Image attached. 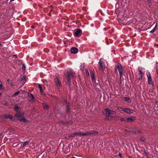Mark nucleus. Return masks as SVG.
Masks as SVG:
<instances>
[{
    "label": "nucleus",
    "mask_w": 158,
    "mask_h": 158,
    "mask_svg": "<svg viewBox=\"0 0 158 158\" xmlns=\"http://www.w3.org/2000/svg\"><path fill=\"white\" fill-rule=\"evenodd\" d=\"M20 93V92L18 91L16 92H15V93L13 95H12V96L13 97H14L15 96H16L18 94H19V93Z\"/></svg>",
    "instance_id": "29"
},
{
    "label": "nucleus",
    "mask_w": 158,
    "mask_h": 158,
    "mask_svg": "<svg viewBox=\"0 0 158 158\" xmlns=\"http://www.w3.org/2000/svg\"><path fill=\"white\" fill-rule=\"evenodd\" d=\"M29 141H26L23 143V146L25 147L28 146L29 145Z\"/></svg>",
    "instance_id": "22"
},
{
    "label": "nucleus",
    "mask_w": 158,
    "mask_h": 158,
    "mask_svg": "<svg viewBox=\"0 0 158 158\" xmlns=\"http://www.w3.org/2000/svg\"><path fill=\"white\" fill-rule=\"evenodd\" d=\"M110 115H107L105 117V120H110L111 119L110 118Z\"/></svg>",
    "instance_id": "25"
},
{
    "label": "nucleus",
    "mask_w": 158,
    "mask_h": 158,
    "mask_svg": "<svg viewBox=\"0 0 158 158\" xmlns=\"http://www.w3.org/2000/svg\"><path fill=\"white\" fill-rule=\"evenodd\" d=\"M98 133L97 131H91L86 132L84 133V136H89L91 135L95 136Z\"/></svg>",
    "instance_id": "4"
},
{
    "label": "nucleus",
    "mask_w": 158,
    "mask_h": 158,
    "mask_svg": "<svg viewBox=\"0 0 158 158\" xmlns=\"http://www.w3.org/2000/svg\"><path fill=\"white\" fill-rule=\"evenodd\" d=\"M44 84L45 85H47V82L46 81H44Z\"/></svg>",
    "instance_id": "37"
},
{
    "label": "nucleus",
    "mask_w": 158,
    "mask_h": 158,
    "mask_svg": "<svg viewBox=\"0 0 158 158\" xmlns=\"http://www.w3.org/2000/svg\"><path fill=\"white\" fill-rule=\"evenodd\" d=\"M85 72H86V74L87 75H88V76H89V72H88V69H85Z\"/></svg>",
    "instance_id": "33"
},
{
    "label": "nucleus",
    "mask_w": 158,
    "mask_h": 158,
    "mask_svg": "<svg viewBox=\"0 0 158 158\" xmlns=\"http://www.w3.org/2000/svg\"><path fill=\"white\" fill-rule=\"evenodd\" d=\"M99 68L100 70H103L105 68V64L104 62L102 61V59L101 58L100 59L98 63Z\"/></svg>",
    "instance_id": "7"
},
{
    "label": "nucleus",
    "mask_w": 158,
    "mask_h": 158,
    "mask_svg": "<svg viewBox=\"0 0 158 158\" xmlns=\"http://www.w3.org/2000/svg\"><path fill=\"white\" fill-rule=\"evenodd\" d=\"M24 114L23 112L20 111H17L16 112L15 116L18 118V119L21 122L26 123L27 122L26 119L23 117Z\"/></svg>",
    "instance_id": "1"
},
{
    "label": "nucleus",
    "mask_w": 158,
    "mask_h": 158,
    "mask_svg": "<svg viewBox=\"0 0 158 158\" xmlns=\"http://www.w3.org/2000/svg\"><path fill=\"white\" fill-rule=\"evenodd\" d=\"M71 52L73 54H76L78 52V49L77 48L73 47L71 49Z\"/></svg>",
    "instance_id": "14"
},
{
    "label": "nucleus",
    "mask_w": 158,
    "mask_h": 158,
    "mask_svg": "<svg viewBox=\"0 0 158 158\" xmlns=\"http://www.w3.org/2000/svg\"><path fill=\"white\" fill-rule=\"evenodd\" d=\"M124 99H125V101L126 102L128 101L129 100H130V99L127 97L125 98Z\"/></svg>",
    "instance_id": "32"
},
{
    "label": "nucleus",
    "mask_w": 158,
    "mask_h": 158,
    "mask_svg": "<svg viewBox=\"0 0 158 158\" xmlns=\"http://www.w3.org/2000/svg\"><path fill=\"white\" fill-rule=\"evenodd\" d=\"M127 119V118H126V117H124V118L120 117V120L122 122L124 121L125 122H127V119Z\"/></svg>",
    "instance_id": "20"
},
{
    "label": "nucleus",
    "mask_w": 158,
    "mask_h": 158,
    "mask_svg": "<svg viewBox=\"0 0 158 158\" xmlns=\"http://www.w3.org/2000/svg\"><path fill=\"white\" fill-rule=\"evenodd\" d=\"M76 135L80 137L84 136V133L81 132H76Z\"/></svg>",
    "instance_id": "18"
},
{
    "label": "nucleus",
    "mask_w": 158,
    "mask_h": 158,
    "mask_svg": "<svg viewBox=\"0 0 158 158\" xmlns=\"http://www.w3.org/2000/svg\"><path fill=\"white\" fill-rule=\"evenodd\" d=\"M123 110L129 114H131L132 113V111H131L130 109L128 108L123 109Z\"/></svg>",
    "instance_id": "15"
},
{
    "label": "nucleus",
    "mask_w": 158,
    "mask_h": 158,
    "mask_svg": "<svg viewBox=\"0 0 158 158\" xmlns=\"http://www.w3.org/2000/svg\"><path fill=\"white\" fill-rule=\"evenodd\" d=\"M127 122L131 123L135 119V118L134 116H132L127 118Z\"/></svg>",
    "instance_id": "12"
},
{
    "label": "nucleus",
    "mask_w": 158,
    "mask_h": 158,
    "mask_svg": "<svg viewBox=\"0 0 158 158\" xmlns=\"http://www.w3.org/2000/svg\"><path fill=\"white\" fill-rule=\"evenodd\" d=\"M147 2L148 3V5L149 6H151L152 4L151 0H147Z\"/></svg>",
    "instance_id": "27"
},
{
    "label": "nucleus",
    "mask_w": 158,
    "mask_h": 158,
    "mask_svg": "<svg viewBox=\"0 0 158 158\" xmlns=\"http://www.w3.org/2000/svg\"><path fill=\"white\" fill-rule=\"evenodd\" d=\"M28 99L31 102H34L35 101V99L32 94L31 93H28Z\"/></svg>",
    "instance_id": "9"
},
{
    "label": "nucleus",
    "mask_w": 158,
    "mask_h": 158,
    "mask_svg": "<svg viewBox=\"0 0 158 158\" xmlns=\"http://www.w3.org/2000/svg\"><path fill=\"white\" fill-rule=\"evenodd\" d=\"M105 111L106 113L108 114L109 115L110 114H114L116 113L115 111L110 110L108 109H106Z\"/></svg>",
    "instance_id": "10"
},
{
    "label": "nucleus",
    "mask_w": 158,
    "mask_h": 158,
    "mask_svg": "<svg viewBox=\"0 0 158 158\" xmlns=\"http://www.w3.org/2000/svg\"><path fill=\"white\" fill-rule=\"evenodd\" d=\"M94 24L93 23L91 24V26H92V27L94 26Z\"/></svg>",
    "instance_id": "40"
},
{
    "label": "nucleus",
    "mask_w": 158,
    "mask_h": 158,
    "mask_svg": "<svg viewBox=\"0 0 158 158\" xmlns=\"http://www.w3.org/2000/svg\"><path fill=\"white\" fill-rule=\"evenodd\" d=\"M75 135H76V133L72 134L71 135L69 136V137H74Z\"/></svg>",
    "instance_id": "30"
},
{
    "label": "nucleus",
    "mask_w": 158,
    "mask_h": 158,
    "mask_svg": "<svg viewBox=\"0 0 158 158\" xmlns=\"http://www.w3.org/2000/svg\"><path fill=\"white\" fill-rule=\"evenodd\" d=\"M82 35V30L80 29H77L74 32V35L77 37H79Z\"/></svg>",
    "instance_id": "8"
},
{
    "label": "nucleus",
    "mask_w": 158,
    "mask_h": 158,
    "mask_svg": "<svg viewBox=\"0 0 158 158\" xmlns=\"http://www.w3.org/2000/svg\"><path fill=\"white\" fill-rule=\"evenodd\" d=\"M145 138L144 137H141L140 139V140L141 141H144L145 140Z\"/></svg>",
    "instance_id": "31"
},
{
    "label": "nucleus",
    "mask_w": 158,
    "mask_h": 158,
    "mask_svg": "<svg viewBox=\"0 0 158 158\" xmlns=\"http://www.w3.org/2000/svg\"><path fill=\"white\" fill-rule=\"evenodd\" d=\"M22 69L23 70H25V66L24 64H23L22 66Z\"/></svg>",
    "instance_id": "34"
},
{
    "label": "nucleus",
    "mask_w": 158,
    "mask_h": 158,
    "mask_svg": "<svg viewBox=\"0 0 158 158\" xmlns=\"http://www.w3.org/2000/svg\"><path fill=\"white\" fill-rule=\"evenodd\" d=\"M156 26H155V27L152 30L150 31V33H154L156 30Z\"/></svg>",
    "instance_id": "28"
},
{
    "label": "nucleus",
    "mask_w": 158,
    "mask_h": 158,
    "mask_svg": "<svg viewBox=\"0 0 158 158\" xmlns=\"http://www.w3.org/2000/svg\"><path fill=\"white\" fill-rule=\"evenodd\" d=\"M0 89L1 90H4V88L3 87V85L2 83L0 80Z\"/></svg>",
    "instance_id": "23"
},
{
    "label": "nucleus",
    "mask_w": 158,
    "mask_h": 158,
    "mask_svg": "<svg viewBox=\"0 0 158 158\" xmlns=\"http://www.w3.org/2000/svg\"><path fill=\"white\" fill-rule=\"evenodd\" d=\"M80 68L81 69H84V66L83 65H81Z\"/></svg>",
    "instance_id": "35"
},
{
    "label": "nucleus",
    "mask_w": 158,
    "mask_h": 158,
    "mask_svg": "<svg viewBox=\"0 0 158 158\" xmlns=\"http://www.w3.org/2000/svg\"><path fill=\"white\" fill-rule=\"evenodd\" d=\"M119 156L120 157H121V155H122V154L121 153H119Z\"/></svg>",
    "instance_id": "39"
},
{
    "label": "nucleus",
    "mask_w": 158,
    "mask_h": 158,
    "mask_svg": "<svg viewBox=\"0 0 158 158\" xmlns=\"http://www.w3.org/2000/svg\"><path fill=\"white\" fill-rule=\"evenodd\" d=\"M20 108V107L18 106L17 105H15L14 108V110H15L16 112L17 111H19V109Z\"/></svg>",
    "instance_id": "19"
},
{
    "label": "nucleus",
    "mask_w": 158,
    "mask_h": 158,
    "mask_svg": "<svg viewBox=\"0 0 158 158\" xmlns=\"http://www.w3.org/2000/svg\"><path fill=\"white\" fill-rule=\"evenodd\" d=\"M55 82L56 85L58 87H59L62 84L61 82L60 81L58 78H56L55 79Z\"/></svg>",
    "instance_id": "13"
},
{
    "label": "nucleus",
    "mask_w": 158,
    "mask_h": 158,
    "mask_svg": "<svg viewBox=\"0 0 158 158\" xmlns=\"http://www.w3.org/2000/svg\"><path fill=\"white\" fill-rule=\"evenodd\" d=\"M43 105L44 108L46 109H48V107H49L48 106L46 105L45 103H44L43 104Z\"/></svg>",
    "instance_id": "24"
},
{
    "label": "nucleus",
    "mask_w": 158,
    "mask_h": 158,
    "mask_svg": "<svg viewBox=\"0 0 158 158\" xmlns=\"http://www.w3.org/2000/svg\"><path fill=\"white\" fill-rule=\"evenodd\" d=\"M128 131L130 133H140V131L137 130L135 128H132L131 129H130Z\"/></svg>",
    "instance_id": "11"
},
{
    "label": "nucleus",
    "mask_w": 158,
    "mask_h": 158,
    "mask_svg": "<svg viewBox=\"0 0 158 158\" xmlns=\"http://www.w3.org/2000/svg\"><path fill=\"white\" fill-rule=\"evenodd\" d=\"M117 117V116H114V118H116Z\"/></svg>",
    "instance_id": "41"
},
{
    "label": "nucleus",
    "mask_w": 158,
    "mask_h": 158,
    "mask_svg": "<svg viewBox=\"0 0 158 158\" xmlns=\"http://www.w3.org/2000/svg\"><path fill=\"white\" fill-rule=\"evenodd\" d=\"M38 87L40 89L42 88V87L40 84H38Z\"/></svg>",
    "instance_id": "36"
},
{
    "label": "nucleus",
    "mask_w": 158,
    "mask_h": 158,
    "mask_svg": "<svg viewBox=\"0 0 158 158\" xmlns=\"http://www.w3.org/2000/svg\"><path fill=\"white\" fill-rule=\"evenodd\" d=\"M26 77L25 76H24L23 77H22L21 80V83H23L24 84L25 81H26Z\"/></svg>",
    "instance_id": "16"
},
{
    "label": "nucleus",
    "mask_w": 158,
    "mask_h": 158,
    "mask_svg": "<svg viewBox=\"0 0 158 158\" xmlns=\"http://www.w3.org/2000/svg\"><path fill=\"white\" fill-rule=\"evenodd\" d=\"M4 117L6 118H10V119H12V116L10 115L9 114H6L4 115Z\"/></svg>",
    "instance_id": "17"
},
{
    "label": "nucleus",
    "mask_w": 158,
    "mask_h": 158,
    "mask_svg": "<svg viewBox=\"0 0 158 158\" xmlns=\"http://www.w3.org/2000/svg\"><path fill=\"white\" fill-rule=\"evenodd\" d=\"M14 56H15V57H16L17 56L16 55H14Z\"/></svg>",
    "instance_id": "43"
},
{
    "label": "nucleus",
    "mask_w": 158,
    "mask_h": 158,
    "mask_svg": "<svg viewBox=\"0 0 158 158\" xmlns=\"http://www.w3.org/2000/svg\"><path fill=\"white\" fill-rule=\"evenodd\" d=\"M157 71H158V65H156Z\"/></svg>",
    "instance_id": "38"
},
{
    "label": "nucleus",
    "mask_w": 158,
    "mask_h": 158,
    "mask_svg": "<svg viewBox=\"0 0 158 158\" xmlns=\"http://www.w3.org/2000/svg\"><path fill=\"white\" fill-rule=\"evenodd\" d=\"M90 75L91 78L94 81H95V77L94 73L92 71L90 72Z\"/></svg>",
    "instance_id": "21"
},
{
    "label": "nucleus",
    "mask_w": 158,
    "mask_h": 158,
    "mask_svg": "<svg viewBox=\"0 0 158 158\" xmlns=\"http://www.w3.org/2000/svg\"><path fill=\"white\" fill-rule=\"evenodd\" d=\"M15 0H10V2L13 1H14Z\"/></svg>",
    "instance_id": "42"
},
{
    "label": "nucleus",
    "mask_w": 158,
    "mask_h": 158,
    "mask_svg": "<svg viewBox=\"0 0 158 158\" xmlns=\"http://www.w3.org/2000/svg\"><path fill=\"white\" fill-rule=\"evenodd\" d=\"M1 95V94H0V96Z\"/></svg>",
    "instance_id": "44"
},
{
    "label": "nucleus",
    "mask_w": 158,
    "mask_h": 158,
    "mask_svg": "<svg viewBox=\"0 0 158 158\" xmlns=\"http://www.w3.org/2000/svg\"><path fill=\"white\" fill-rule=\"evenodd\" d=\"M67 80L68 82V84H69L71 82V80L72 77H73L74 75V73L72 69H70L69 72H67Z\"/></svg>",
    "instance_id": "2"
},
{
    "label": "nucleus",
    "mask_w": 158,
    "mask_h": 158,
    "mask_svg": "<svg viewBox=\"0 0 158 158\" xmlns=\"http://www.w3.org/2000/svg\"><path fill=\"white\" fill-rule=\"evenodd\" d=\"M147 75L148 79V83L153 85L154 83L153 81H152L150 73L148 72L147 73Z\"/></svg>",
    "instance_id": "6"
},
{
    "label": "nucleus",
    "mask_w": 158,
    "mask_h": 158,
    "mask_svg": "<svg viewBox=\"0 0 158 158\" xmlns=\"http://www.w3.org/2000/svg\"><path fill=\"white\" fill-rule=\"evenodd\" d=\"M1 44H0V46H1Z\"/></svg>",
    "instance_id": "45"
},
{
    "label": "nucleus",
    "mask_w": 158,
    "mask_h": 158,
    "mask_svg": "<svg viewBox=\"0 0 158 158\" xmlns=\"http://www.w3.org/2000/svg\"><path fill=\"white\" fill-rule=\"evenodd\" d=\"M115 70L116 71L118 69L120 74V77H121L123 75V70L121 64H118L116 65L115 67Z\"/></svg>",
    "instance_id": "3"
},
{
    "label": "nucleus",
    "mask_w": 158,
    "mask_h": 158,
    "mask_svg": "<svg viewBox=\"0 0 158 158\" xmlns=\"http://www.w3.org/2000/svg\"><path fill=\"white\" fill-rule=\"evenodd\" d=\"M138 69L139 72V73L138 79L140 80L142 79L145 72L144 71H143V69L142 68H139Z\"/></svg>",
    "instance_id": "5"
},
{
    "label": "nucleus",
    "mask_w": 158,
    "mask_h": 158,
    "mask_svg": "<svg viewBox=\"0 0 158 158\" xmlns=\"http://www.w3.org/2000/svg\"><path fill=\"white\" fill-rule=\"evenodd\" d=\"M40 93H41V94H43L44 95H45V93L44 92V91L42 89V88L40 89Z\"/></svg>",
    "instance_id": "26"
}]
</instances>
